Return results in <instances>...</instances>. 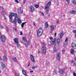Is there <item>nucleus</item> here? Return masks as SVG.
<instances>
[{"label": "nucleus", "mask_w": 76, "mask_h": 76, "mask_svg": "<svg viewBox=\"0 0 76 76\" xmlns=\"http://www.w3.org/2000/svg\"><path fill=\"white\" fill-rule=\"evenodd\" d=\"M57 44H58V43H60V39H57Z\"/></svg>", "instance_id": "2f4dec72"}, {"label": "nucleus", "mask_w": 76, "mask_h": 76, "mask_svg": "<svg viewBox=\"0 0 76 76\" xmlns=\"http://www.w3.org/2000/svg\"><path fill=\"white\" fill-rule=\"evenodd\" d=\"M31 12H33L34 11V7L32 6H31Z\"/></svg>", "instance_id": "6ab92c4d"}, {"label": "nucleus", "mask_w": 76, "mask_h": 76, "mask_svg": "<svg viewBox=\"0 0 76 76\" xmlns=\"http://www.w3.org/2000/svg\"><path fill=\"white\" fill-rule=\"evenodd\" d=\"M63 32H61V34L60 35V38L61 39L63 38Z\"/></svg>", "instance_id": "a211bd4d"}, {"label": "nucleus", "mask_w": 76, "mask_h": 76, "mask_svg": "<svg viewBox=\"0 0 76 76\" xmlns=\"http://www.w3.org/2000/svg\"><path fill=\"white\" fill-rule=\"evenodd\" d=\"M43 32V31L42 28H39L37 31V35L38 37H40Z\"/></svg>", "instance_id": "7ed1b4c3"}, {"label": "nucleus", "mask_w": 76, "mask_h": 76, "mask_svg": "<svg viewBox=\"0 0 76 76\" xmlns=\"http://www.w3.org/2000/svg\"><path fill=\"white\" fill-rule=\"evenodd\" d=\"M31 59L33 63H35V60L34 59V57L32 55H31L30 56Z\"/></svg>", "instance_id": "1a4fd4ad"}, {"label": "nucleus", "mask_w": 76, "mask_h": 76, "mask_svg": "<svg viewBox=\"0 0 76 76\" xmlns=\"http://www.w3.org/2000/svg\"><path fill=\"white\" fill-rule=\"evenodd\" d=\"M46 64L47 65H48V64H49V62H47Z\"/></svg>", "instance_id": "8fccbe9b"}, {"label": "nucleus", "mask_w": 76, "mask_h": 76, "mask_svg": "<svg viewBox=\"0 0 76 76\" xmlns=\"http://www.w3.org/2000/svg\"><path fill=\"white\" fill-rule=\"evenodd\" d=\"M34 6L36 8H38V7H39V5L38 4H35Z\"/></svg>", "instance_id": "c756f323"}, {"label": "nucleus", "mask_w": 76, "mask_h": 76, "mask_svg": "<svg viewBox=\"0 0 76 76\" xmlns=\"http://www.w3.org/2000/svg\"><path fill=\"white\" fill-rule=\"evenodd\" d=\"M0 38L2 42H4L6 40V37L4 35H1V32H0Z\"/></svg>", "instance_id": "0eeeda50"}, {"label": "nucleus", "mask_w": 76, "mask_h": 76, "mask_svg": "<svg viewBox=\"0 0 76 76\" xmlns=\"http://www.w3.org/2000/svg\"><path fill=\"white\" fill-rule=\"evenodd\" d=\"M63 72H64L63 70L62 69L59 70V73L60 74H63Z\"/></svg>", "instance_id": "412c9836"}, {"label": "nucleus", "mask_w": 76, "mask_h": 76, "mask_svg": "<svg viewBox=\"0 0 76 76\" xmlns=\"http://www.w3.org/2000/svg\"><path fill=\"white\" fill-rule=\"evenodd\" d=\"M43 47L42 48V50L43 54H45L46 53V49L47 48L45 47V43H42Z\"/></svg>", "instance_id": "f257e3e1"}, {"label": "nucleus", "mask_w": 76, "mask_h": 76, "mask_svg": "<svg viewBox=\"0 0 76 76\" xmlns=\"http://www.w3.org/2000/svg\"><path fill=\"white\" fill-rule=\"evenodd\" d=\"M57 70L56 69H55V71H54V73H55V74H56L57 73Z\"/></svg>", "instance_id": "e433bc0d"}, {"label": "nucleus", "mask_w": 76, "mask_h": 76, "mask_svg": "<svg viewBox=\"0 0 76 76\" xmlns=\"http://www.w3.org/2000/svg\"><path fill=\"white\" fill-rule=\"evenodd\" d=\"M33 25L34 26H36L35 25V23L34 22H33Z\"/></svg>", "instance_id": "09e8293b"}, {"label": "nucleus", "mask_w": 76, "mask_h": 76, "mask_svg": "<svg viewBox=\"0 0 76 76\" xmlns=\"http://www.w3.org/2000/svg\"><path fill=\"white\" fill-rule=\"evenodd\" d=\"M65 51L66 50H62V52L63 53H64V52H65Z\"/></svg>", "instance_id": "58836bf2"}, {"label": "nucleus", "mask_w": 76, "mask_h": 76, "mask_svg": "<svg viewBox=\"0 0 76 76\" xmlns=\"http://www.w3.org/2000/svg\"><path fill=\"white\" fill-rule=\"evenodd\" d=\"M42 14L43 16H44V13H43L42 12Z\"/></svg>", "instance_id": "6e6d98bb"}, {"label": "nucleus", "mask_w": 76, "mask_h": 76, "mask_svg": "<svg viewBox=\"0 0 76 76\" xmlns=\"http://www.w3.org/2000/svg\"><path fill=\"white\" fill-rule=\"evenodd\" d=\"M21 42L23 44H24V45H25L26 47H28V45H29L30 44V43H31V39H29L27 42V44L26 43H25L23 42Z\"/></svg>", "instance_id": "39448f33"}, {"label": "nucleus", "mask_w": 76, "mask_h": 76, "mask_svg": "<svg viewBox=\"0 0 76 76\" xmlns=\"http://www.w3.org/2000/svg\"><path fill=\"white\" fill-rule=\"evenodd\" d=\"M56 39L54 38L53 39V40L52 41V42H50L51 44H53L54 45H56L57 43L56 42Z\"/></svg>", "instance_id": "6e6552de"}, {"label": "nucleus", "mask_w": 76, "mask_h": 76, "mask_svg": "<svg viewBox=\"0 0 76 76\" xmlns=\"http://www.w3.org/2000/svg\"><path fill=\"white\" fill-rule=\"evenodd\" d=\"M73 76H76V73H75V72H74L73 73Z\"/></svg>", "instance_id": "ea45409f"}, {"label": "nucleus", "mask_w": 76, "mask_h": 76, "mask_svg": "<svg viewBox=\"0 0 76 76\" xmlns=\"http://www.w3.org/2000/svg\"><path fill=\"white\" fill-rule=\"evenodd\" d=\"M15 17L14 18V19L15 20H16L17 21H18L19 20V19H19V18H18V17L17 16V15L16 16H15Z\"/></svg>", "instance_id": "4468645a"}, {"label": "nucleus", "mask_w": 76, "mask_h": 76, "mask_svg": "<svg viewBox=\"0 0 76 76\" xmlns=\"http://www.w3.org/2000/svg\"><path fill=\"white\" fill-rule=\"evenodd\" d=\"M4 15H5V14H4Z\"/></svg>", "instance_id": "338daca9"}, {"label": "nucleus", "mask_w": 76, "mask_h": 76, "mask_svg": "<svg viewBox=\"0 0 76 76\" xmlns=\"http://www.w3.org/2000/svg\"><path fill=\"white\" fill-rule=\"evenodd\" d=\"M37 67H38V66H34L32 67V69H35L36 68H37Z\"/></svg>", "instance_id": "473e14b6"}, {"label": "nucleus", "mask_w": 76, "mask_h": 76, "mask_svg": "<svg viewBox=\"0 0 76 76\" xmlns=\"http://www.w3.org/2000/svg\"><path fill=\"white\" fill-rule=\"evenodd\" d=\"M72 63H73V64L74 65V66H76V63L75 62V61H72Z\"/></svg>", "instance_id": "cd10ccee"}, {"label": "nucleus", "mask_w": 76, "mask_h": 76, "mask_svg": "<svg viewBox=\"0 0 76 76\" xmlns=\"http://www.w3.org/2000/svg\"><path fill=\"white\" fill-rule=\"evenodd\" d=\"M0 27H1V28H3V26H0Z\"/></svg>", "instance_id": "49530a36"}, {"label": "nucleus", "mask_w": 76, "mask_h": 76, "mask_svg": "<svg viewBox=\"0 0 76 76\" xmlns=\"http://www.w3.org/2000/svg\"><path fill=\"white\" fill-rule=\"evenodd\" d=\"M1 64L2 66V69H4V68H5L6 66H5V64L1 62Z\"/></svg>", "instance_id": "9b49d317"}, {"label": "nucleus", "mask_w": 76, "mask_h": 76, "mask_svg": "<svg viewBox=\"0 0 76 76\" xmlns=\"http://www.w3.org/2000/svg\"><path fill=\"white\" fill-rule=\"evenodd\" d=\"M22 73L24 75H25V76H26V72L24 70H23L22 71Z\"/></svg>", "instance_id": "c85d7f7f"}, {"label": "nucleus", "mask_w": 76, "mask_h": 76, "mask_svg": "<svg viewBox=\"0 0 76 76\" xmlns=\"http://www.w3.org/2000/svg\"><path fill=\"white\" fill-rule=\"evenodd\" d=\"M2 9H3V8L2 7Z\"/></svg>", "instance_id": "052dcab7"}, {"label": "nucleus", "mask_w": 76, "mask_h": 76, "mask_svg": "<svg viewBox=\"0 0 76 76\" xmlns=\"http://www.w3.org/2000/svg\"><path fill=\"white\" fill-rule=\"evenodd\" d=\"M57 24H58V23H59V22L58 21H57L56 22Z\"/></svg>", "instance_id": "3c124183"}, {"label": "nucleus", "mask_w": 76, "mask_h": 76, "mask_svg": "<svg viewBox=\"0 0 76 76\" xmlns=\"http://www.w3.org/2000/svg\"><path fill=\"white\" fill-rule=\"evenodd\" d=\"M15 1L17 3H19V2H18V0H15Z\"/></svg>", "instance_id": "4c0bfd02"}, {"label": "nucleus", "mask_w": 76, "mask_h": 76, "mask_svg": "<svg viewBox=\"0 0 76 76\" xmlns=\"http://www.w3.org/2000/svg\"><path fill=\"white\" fill-rule=\"evenodd\" d=\"M38 54H40V51L39 50L38 52Z\"/></svg>", "instance_id": "864d4df0"}, {"label": "nucleus", "mask_w": 76, "mask_h": 76, "mask_svg": "<svg viewBox=\"0 0 76 76\" xmlns=\"http://www.w3.org/2000/svg\"><path fill=\"white\" fill-rule=\"evenodd\" d=\"M64 46H65V45L64 44Z\"/></svg>", "instance_id": "680f3d73"}, {"label": "nucleus", "mask_w": 76, "mask_h": 76, "mask_svg": "<svg viewBox=\"0 0 76 76\" xmlns=\"http://www.w3.org/2000/svg\"><path fill=\"white\" fill-rule=\"evenodd\" d=\"M68 40V38H66L65 40V42H67V41Z\"/></svg>", "instance_id": "a19ab883"}, {"label": "nucleus", "mask_w": 76, "mask_h": 76, "mask_svg": "<svg viewBox=\"0 0 76 76\" xmlns=\"http://www.w3.org/2000/svg\"><path fill=\"white\" fill-rule=\"evenodd\" d=\"M72 47L74 49H76V44L74 42L72 43Z\"/></svg>", "instance_id": "9d476101"}, {"label": "nucleus", "mask_w": 76, "mask_h": 76, "mask_svg": "<svg viewBox=\"0 0 76 76\" xmlns=\"http://www.w3.org/2000/svg\"><path fill=\"white\" fill-rule=\"evenodd\" d=\"M0 58H1V56H0Z\"/></svg>", "instance_id": "69168bd1"}, {"label": "nucleus", "mask_w": 76, "mask_h": 76, "mask_svg": "<svg viewBox=\"0 0 76 76\" xmlns=\"http://www.w3.org/2000/svg\"><path fill=\"white\" fill-rule=\"evenodd\" d=\"M57 48H56L54 47L53 48V52L54 53H55V52H56L57 51Z\"/></svg>", "instance_id": "393cba45"}, {"label": "nucleus", "mask_w": 76, "mask_h": 76, "mask_svg": "<svg viewBox=\"0 0 76 76\" xmlns=\"http://www.w3.org/2000/svg\"><path fill=\"white\" fill-rule=\"evenodd\" d=\"M53 39V37H51L50 38V40H52Z\"/></svg>", "instance_id": "a18cd8bd"}, {"label": "nucleus", "mask_w": 76, "mask_h": 76, "mask_svg": "<svg viewBox=\"0 0 76 76\" xmlns=\"http://www.w3.org/2000/svg\"><path fill=\"white\" fill-rule=\"evenodd\" d=\"M70 13L71 14H75V15H76V11H75L74 10H72V11H71L70 12Z\"/></svg>", "instance_id": "ddd939ff"}, {"label": "nucleus", "mask_w": 76, "mask_h": 76, "mask_svg": "<svg viewBox=\"0 0 76 76\" xmlns=\"http://www.w3.org/2000/svg\"><path fill=\"white\" fill-rule=\"evenodd\" d=\"M51 1H49L46 7H45V12H46V13H48L49 12L48 11V10L46 9H47V8H48V7H49L51 5Z\"/></svg>", "instance_id": "20e7f679"}, {"label": "nucleus", "mask_w": 76, "mask_h": 76, "mask_svg": "<svg viewBox=\"0 0 76 76\" xmlns=\"http://www.w3.org/2000/svg\"><path fill=\"white\" fill-rule=\"evenodd\" d=\"M3 59L4 61H7V57H6L5 56H4L3 57Z\"/></svg>", "instance_id": "dca6fc26"}, {"label": "nucleus", "mask_w": 76, "mask_h": 76, "mask_svg": "<svg viewBox=\"0 0 76 76\" xmlns=\"http://www.w3.org/2000/svg\"><path fill=\"white\" fill-rule=\"evenodd\" d=\"M72 32L73 33L75 34V33H76V30H73Z\"/></svg>", "instance_id": "c9c22d12"}, {"label": "nucleus", "mask_w": 76, "mask_h": 76, "mask_svg": "<svg viewBox=\"0 0 76 76\" xmlns=\"http://www.w3.org/2000/svg\"><path fill=\"white\" fill-rule=\"evenodd\" d=\"M69 19H71V18H69Z\"/></svg>", "instance_id": "bf43d9fd"}, {"label": "nucleus", "mask_w": 76, "mask_h": 76, "mask_svg": "<svg viewBox=\"0 0 76 76\" xmlns=\"http://www.w3.org/2000/svg\"><path fill=\"white\" fill-rule=\"evenodd\" d=\"M16 28H14V30L15 31H16Z\"/></svg>", "instance_id": "37998d69"}, {"label": "nucleus", "mask_w": 76, "mask_h": 76, "mask_svg": "<svg viewBox=\"0 0 76 76\" xmlns=\"http://www.w3.org/2000/svg\"><path fill=\"white\" fill-rule=\"evenodd\" d=\"M50 30L51 31H54V26L53 25H51V26H50Z\"/></svg>", "instance_id": "f3484780"}, {"label": "nucleus", "mask_w": 76, "mask_h": 76, "mask_svg": "<svg viewBox=\"0 0 76 76\" xmlns=\"http://www.w3.org/2000/svg\"><path fill=\"white\" fill-rule=\"evenodd\" d=\"M22 39L25 42H26L27 41V40L26 39V38H25V37H23L22 38Z\"/></svg>", "instance_id": "a878e982"}, {"label": "nucleus", "mask_w": 76, "mask_h": 76, "mask_svg": "<svg viewBox=\"0 0 76 76\" xmlns=\"http://www.w3.org/2000/svg\"><path fill=\"white\" fill-rule=\"evenodd\" d=\"M30 64V63H29V64H28V67L29 66Z\"/></svg>", "instance_id": "4d7b16f0"}, {"label": "nucleus", "mask_w": 76, "mask_h": 76, "mask_svg": "<svg viewBox=\"0 0 76 76\" xmlns=\"http://www.w3.org/2000/svg\"><path fill=\"white\" fill-rule=\"evenodd\" d=\"M1 71H0V73H1Z\"/></svg>", "instance_id": "e2e57ef3"}, {"label": "nucleus", "mask_w": 76, "mask_h": 76, "mask_svg": "<svg viewBox=\"0 0 76 76\" xmlns=\"http://www.w3.org/2000/svg\"><path fill=\"white\" fill-rule=\"evenodd\" d=\"M30 73L33 72V71H31L30 72Z\"/></svg>", "instance_id": "5fc2aeb1"}, {"label": "nucleus", "mask_w": 76, "mask_h": 76, "mask_svg": "<svg viewBox=\"0 0 76 76\" xmlns=\"http://www.w3.org/2000/svg\"><path fill=\"white\" fill-rule=\"evenodd\" d=\"M74 51H75V50L73 49H71V53L72 54H74Z\"/></svg>", "instance_id": "5701e85b"}, {"label": "nucleus", "mask_w": 76, "mask_h": 76, "mask_svg": "<svg viewBox=\"0 0 76 76\" xmlns=\"http://www.w3.org/2000/svg\"><path fill=\"white\" fill-rule=\"evenodd\" d=\"M14 41L15 43L16 44L17 46L19 48L20 47V45H19V41H18V39L17 38H15L14 39Z\"/></svg>", "instance_id": "423d86ee"}, {"label": "nucleus", "mask_w": 76, "mask_h": 76, "mask_svg": "<svg viewBox=\"0 0 76 76\" xmlns=\"http://www.w3.org/2000/svg\"><path fill=\"white\" fill-rule=\"evenodd\" d=\"M26 23V22H25L23 23L22 24H21V27L22 28H23V26H24V25Z\"/></svg>", "instance_id": "4be33fe9"}, {"label": "nucleus", "mask_w": 76, "mask_h": 76, "mask_svg": "<svg viewBox=\"0 0 76 76\" xmlns=\"http://www.w3.org/2000/svg\"><path fill=\"white\" fill-rule=\"evenodd\" d=\"M18 22L17 21V20H15L14 19V20H13L12 22V23H16V22Z\"/></svg>", "instance_id": "bb28decb"}, {"label": "nucleus", "mask_w": 76, "mask_h": 76, "mask_svg": "<svg viewBox=\"0 0 76 76\" xmlns=\"http://www.w3.org/2000/svg\"><path fill=\"white\" fill-rule=\"evenodd\" d=\"M13 60L15 62H17V58L16 57L12 58Z\"/></svg>", "instance_id": "aec40b11"}, {"label": "nucleus", "mask_w": 76, "mask_h": 76, "mask_svg": "<svg viewBox=\"0 0 76 76\" xmlns=\"http://www.w3.org/2000/svg\"><path fill=\"white\" fill-rule=\"evenodd\" d=\"M18 13L19 14H22V11L20 9H18Z\"/></svg>", "instance_id": "2eb2a0df"}, {"label": "nucleus", "mask_w": 76, "mask_h": 76, "mask_svg": "<svg viewBox=\"0 0 76 76\" xmlns=\"http://www.w3.org/2000/svg\"><path fill=\"white\" fill-rule=\"evenodd\" d=\"M60 59V53H58L57 55V60H59Z\"/></svg>", "instance_id": "f8f14e48"}, {"label": "nucleus", "mask_w": 76, "mask_h": 76, "mask_svg": "<svg viewBox=\"0 0 76 76\" xmlns=\"http://www.w3.org/2000/svg\"><path fill=\"white\" fill-rule=\"evenodd\" d=\"M49 16H50V15H49Z\"/></svg>", "instance_id": "0e129e2a"}, {"label": "nucleus", "mask_w": 76, "mask_h": 76, "mask_svg": "<svg viewBox=\"0 0 76 76\" xmlns=\"http://www.w3.org/2000/svg\"><path fill=\"white\" fill-rule=\"evenodd\" d=\"M17 21L18 22V23H21V22H22V21L21 20H20V19H18V20Z\"/></svg>", "instance_id": "7c9ffc66"}, {"label": "nucleus", "mask_w": 76, "mask_h": 76, "mask_svg": "<svg viewBox=\"0 0 76 76\" xmlns=\"http://www.w3.org/2000/svg\"><path fill=\"white\" fill-rule=\"evenodd\" d=\"M74 59H75V60H76V58H75Z\"/></svg>", "instance_id": "13d9d810"}, {"label": "nucleus", "mask_w": 76, "mask_h": 76, "mask_svg": "<svg viewBox=\"0 0 76 76\" xmlns=\"http://www.w3.org/2000/svg\"><path fill=\"white\" fill-rule=\"evenodd\" d=\"M20 35H23V34L22 33V32L20 31Z\"/></svg>", "instance_id": "79ce46f5"}, {"label": "nucleus", "mask_w": 76, "mask_h": 76, "mask_svg": "<svg viewBox=\"0 0 76 76\" xmlns=\"http://www.w3.org/2000/svg\"><path fill=\"white\" fill-rule=\"evenodd\" d=\"M4 18L5 20H7V18L5 16H4Z\"/></svg>", "instance_id": "de8ad7c7"}, {"label": "nucleus", "mask_w": 76, "mask_h": 76, "mask_svg": "<svg viewBox=\"0 0 76 76\" xmlns=\"http://www.w3.org/2000/svg\"><path fill=\"white\" fill-rule=\"evenodd\" d=\"M45 26L46 28H47L48 27V24L47 22H46L45 24Z\"/></svg>", "instance_id": "b1692460"}, {"label": "nucleus", "mask_w": 76, "mask_h": 76, "mask_svg": "<svg viewBox=\"0 0 76 76\" xmlns=\"http://www.w3.org/2000/svg\"><path fill=\"white\" fill-rule=\"evenodd\" d=\"M26 2V0H24L23 1V3L24 4H25Z\"/></svg>", "instance_id": "c03bdc74"}, {"label": "nucleus", "mask_w": 76, "mask_h": 76, "mask_svg": "<svg viewBox=\"0 0 76 76\" xmlns=\"http://www.w3.org/2000/svg\"><path fill=\"white\" fill-rule=\"evenodd\" d=\"M56 35H57V33H55V36L56 37Z\"/></svg>", "instance_id": "603ef678"}, {"label": "nucleus", "mask_w": 76, "mask_h": 76, "mask_svg": "<svg viewBox=\"0 0 76 76\" xmlns=\"http://www.w3.org/2000/svg\"><path fill=\"white\" fill-rule=\"evenodd\" d=\"M17 15V13H14L13 12H10V15L9 16V18H10V20L11 22H12V16H16Z\"/></svg>", "instance_id": "f03ea898"}, {"label": "nucleus", "mask_w": 76, "mask_h": 76, "mask_svg": "<svg viewBox=\"0 0 76 76\" xmlns=\"http://www.w3.org/2000/svg\"><path fill=\"white\" fill-rule=\"evenodd\" d=\"M6 28L7 29V32H9V28H8V27L7 26L6 27Z\"/></svg>", "instance_id": "72a5a7b5"}, {"label": "nucleus", "mask_w": 76, "mask_h": 76, "mask_svg": "<svg viewBox=\"0 0 76 76\" xmlns=\"http://www.w3.org/2000/svg\"><path fill=\"white\" fill-rule=\"evenodd\" d=\"M66 0V2L68 3V4L69 3H70V0Z\"/></svg>", "instance_id": "f704fd0d"}]
</instances>
